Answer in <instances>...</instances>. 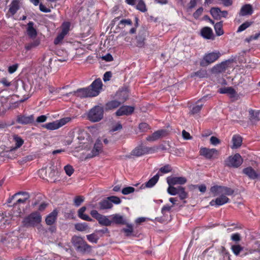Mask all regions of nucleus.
<instances>
[{"label":"nucleus","mask_w":260,"mask_h":260,"mask_svg":"<svg viewBox=\"0 0 260 260\" xmlns=\"http://www.w3.org/2000/svg\"><path fill=\"white\" fill-rule=\"evenodd\" d=\"M72 242L76 249L81 252L86 253L91 251V247L80 237L74 236Z\"/></svg>","instance_id":"obj_1"},{"label":"nucleus","mask_w":260,"mask_h":260,"mask_svg":"<svg viewBox=\"0 0 260 260\" xmlns=\"http://www.w3.org/2000/svg\"><path fill=\"white\" fill-rule=\"evenodd\" d=\"M41 220L42 217L40 214L38 212H35L24 218L23 224L26 227H34L39 224Z\"/></svg>","instance_id":"obj_2"},{"label":"nucleus","mask_w":260,"mask_h":260,"mask_svg":"<svg viewBox=\"0 0 260 260\" xmlns=\"http://www.w3.org/2000/svg\"><path fill=\"white\" fill-rule=\"evenodd\" d=\"M104 115V109L100 106H95L92 108L88 114V119L92 122L100 121Z\"/></svg>","instance_id":"obj_3"},{"label":"nucleus","mask_w":260,"mask_h":260,"mask_svg":"<svg viewBox=\"0 0 260 260\" xmlns=\"http://www.w3.org/2000/svg\"><path fill=\"white\" fill-rule=\"evenodd\" d=\"M174 185H169L167 192L171 196L178 194L181 200H183L187 197V193L185 191V188L182 186L175 187Z\"/></svg>","instance_id":"obj_4"},{"label":"nucleus","mask_w":260,"mask_h":260,"mask_svg":"<svg viewBox=\"0 0 260 260\" xmlns=\"http://www.w3.org/2000/svg\"><path fill=\"white\" fill-rule=\"evenodd\" d=\"M243 162V159L239 153L235 154L234 156H230L225 161V164L227 166L238 168L241 165Z\"/></svg>","instance_id":"obj_5"},{"label":"nucleus","mask_w":260,"mask_h":260,"mask_svg":"<svg viewBox=\"0 0 260 260\" xmlns=\"http://www.w3.org/2000/svg\"><path fill=\"white\" fill-rule=\"evenodd\" d=\"M102 85L103 84L101 80L100 79H97L88 87L92 97L96 96L99 94L102 89Z\"/></svg>","instance_id":"obj_6"},{"label":"nucleus","mask_w":260,"mask_h":260,"mask_svg":"<svg viewBox=\"0 0 260 260\" xmlns=\"http://www.w3.org/2000/svg\"><path fill=\"white\" fill-rule=\"evenodd\" d=\"M199 153L200 155L203 156L208 159H211L218 155V151L216 149L206 147L201 148Z\"/></svg>","instance_id":"obj_7"},{"label":"nucleus","mask_w":260,"mask_h":260,"mask_svg":"<svg viewBox=\"0 0 260 260\" xmlns=\"http://www.w3.org/2000/svg\"><path fill=\"white\" fill-rule=\"evenodd\" d=\"M220 54L219 52H211L206 54L203 58V60L201 62L202 66H206L204 61H205L207 64L211 63L216 61L220 56Z\"/></svg>","instance_id":"obj_8"},{"label":"nucleus","mask_w":260,"mask_h":260,"mask_svg":"<svg viewBox=\"0 0 260 260\" xmlns=\"http://www.w3.org/2000/svg\"><path fill=\"white\" fill-rule=\"evenodd\" d=\"M242 173L251 180L260 178V173L256 172L251 167L243 169Z\"/></svg>","instance_id":"obj_9"},{"label":"nucleus","mask_w":260,"mask_h":260,"mask_svg":"<svg viewBox=\"0 0 260 260\" xmlns=\"http://www.w3.org/2000/svg\"><path fill=\"white\" fill-rule=\"evenodd\" d=\"M167 135V131L165 129H160L154 132L151 135L148 136L146 140L148 141H156Z\"/></svg>","instance_id":"obj_10"},{"label":"nucleus","mask_w":260,"mask_h":260,"mask_svg":"<svg viewBox=\"0 0 260 260\" xmlns=\"http://www.w3.org/2000/svg\"><path fill=\"white\" fill-rule=\"evenodd\" d=\"M187 179L184 177H170L167 178V183L169 185H183L186 183Z\"/></svg>","instance_id":"obj_11"},{"label":"nucleus","mask_w":260,"mask_h":260,"mask_svg":"<svg viewBox=\"0 0 260 260\" xmlns=\"http://www.w3.org/2000/svg\"><path fill=\"white\" fill-rule=\"evenodd\" d=\"M230 199L224 195H221L215 200H212L210 202L211 206H220L230 202Z\"/></svg>","instance_id":"obj_12"},{"label":"nucleus","mask_w":260,"mask_h":260,"mask_svg":"<svg viewBox=\"0 0 260 260\" xmlns=\"http://www.w3.org/2000/svg\"><path fill=\"white\" fill-rule=\"evenodd\" d=\"M134 108L133 107L123 106L116 112V115L118 116L128 115L131 114L134 112Z\"/></svg>","instance_id":"obj_13"},{"label":"nucleus","mask_w":260,"mask_h":260,"mask_svg":"<svg viewBox=\"0 0 260 260\" xmlns=\"http://www.w3.org/2000/svg\"><path fill=\"white\" fill-rule=\"evenodd\" d=\"M35 118L33 115L29 116L18 115L17 117V122L21 124H27L32 123Z\"/></svg>","instance_id":"obj_14"},{"label":"nucleus","mask_w":260,"mask_h":260,"mask_svg":"<svg viewBox=\"0 0 260 260\" xmlns=\"http://www.w3.org/2000/svg\"><path fill=\"white\" fill-rule=\"evenodd\" d=\"M103 144L101 140L100 139H98L94 145V147L91 151V154H89L90 157L95 156L102 151V150Z\"/></svg>","instance_id":"obj_15"},{"label":"nucleus","mask_w":260,"mask_h":260,"mask_svg":"<svg viewBox=\"0 0 260 260\" xmlns=\"http://www.w3.org/2000/svg\"><path fill=\"white\" fill-rule=\"evenodd\" d=\"M52 60V58L49 55H44L41 59L40 63L41 66L45 68L48 72H49L50 71V64Z\"/></svg>","instance_id":"obj_16"},{"label":"nucleus","mask_w":260,"mask_h":260,"mask_svg":"<svg viewBox=\"0 0 260 260\" xmlns=\"http://www.w3.org/2000/svg\"><path fill=\"white\" fill-rule=\"evenodd\" d=\"M69 26L68 24H66L63 26L62 28L60 34L58 35L57 37L55 39L54 41V43L55 45L58 44L60 42H61V41L63 39L66 35L69 32Z\"/></svg>","instance_id":"obj_17"},{"label":"nucleus","mask_w":260,"mask_h":260,"mask_svg":"<svg viewBox=\"0 0 260 260\" xmlns=\"http://www.w3.org/2000/svg\"><path fill=\"white\" fill-rule=\"evenodd\" d=\"M57 214L58 212L56 210H54L48 214L45 219L46 224L48 225H52L56 220Z\"/></svg>","instance_id":"obj_18"},{"label":"nucleus","mask_w":260,"mask_h":260,"mask_svg":"<svg viewBox=\"0 0 260 260\" xmlns=\"http://www.w3.org/2000/svg\"><path fill=\"white\" fill-rule=\"evenodd\" d=\"M202 36L206 39H214V36L212 29L209 27H205L203 28L201 31Z\"/></svg>","instance_id":"obj_19"},{"label":"nucleus","mask_w":260,"mask_h":260,"mask_svg":"<svg viewBox=\"0 0 260 260\" xmlns=\"http://www.w3.org/2000/svg\"><path fill=\"white\" fill-rule=\"evenodd\" d=\"M219 92L221 94H227L231 98L236 96L237 92L232 87H223L219 89Z\"/></svg>","instance_id":"obj_20"},{"label":"nucleus","mask_w":260,"mask_h":260,"mask_svg":"<svg viewBox=\"0 0 260 260\" xmlns=\"http://www.w3.org/2000/svg\"><path fill=\"white\" fill-rule=\"evenodd\" d=\"M88 87L82 88L77 89L74 92L75 94L80 98L92 97Z\"/></svg>","instance_id":"obj_21"},{"label":"nucleus","mask_w":260,"mask_h":260,"mask_svg":"<svg viewBox=\"0 0 260 260\" xmlns=\"http://www.w3.org/2000/svg\"><path fill=\"white\" fill-rule=\"evenodd\" d=\"M253 10L251 5L246 4L241 9L239 15L242 16L251 15L253 13Z\"/></svg>","instance_id":"obj_22"},{"label":"nucleus","mask_w":260,"mask_h":260,"mask_svg":"<svg viewBox=\"0 0 260 260\" xmlns=\"http://www.w3.org/2000/svg\"><path fill=\"white\" fill-rule=\"evenodd\" d=\"M112 222H114L117 224H127L126 219L124 216L118 214H113L112 216Z\"/></svg>","instance_id":"obj_23"},{"label":"nucleus","mask_w":260,"mask_h":260,"mask_svg":"<svg viewBox=\"0 0 260 260\" xmlns=\"http://www.w3.org/2000/svg\"><path fill=\"white\" fill-rule=\"evenodd\" d=\"M159 178V176L158 174H156L155 176H154L152 178H151L150 179L148 180L147 182L145 184V186H144V184H142L141 186V188H144L145 187H148V188H151L154 186L155 184L158 181Z\"/></svg>","instance_id":"obj_24"},{"label":"nucleus","mask_w":260,"mask_h":260,"mask_svg":"<svg viewBox=\"0 0 260 260\" xmlns=\"http://www.w3.org/2000/svg\"><path fill=\"white\" fill-rule=\"evenodd\" d=\"M34 23L32 21H30L27 24V33L28 36L31 39H34L37 35V32L34 27Z\"/></svg>","instance_id":"obj_25"},{"label":"nucleus","mask_w":260,"mask_h":260,"mask_svg":"<svg viewBox=\"0 0 260 260\" xmlns=\"http://www.w3.org/2000/svg\"><path fill=\"white\" fill-rule=\"evenodd\" d=\"M99 205L101 210L109 209L113 207V204L109 199H108V198L100 201Z\"/></svg>","instance_id":"obj_26"},{"label":"nucleus","mask_w":260,"mask_h":260,"mask_svg":"<svg viewBox=\"0 0 260 260\" xmlns=\"http://www.w3.org/2000/svg\"><path fill=\"white\" fill-rule=\"evenodd\" d=\"M145 36L146 31L145 29H143L139 32L136 38L137 46L142 47L144 46Z\"/></svg>","instance_id":"obj_27"},{"label":"nucleus","mask_w":260,"mask_h":260,"mask_svg":"<svg viewBox=\"0 0 260 260\" xmlns=\"http://www.w3.org/2000/svg\"><path fill=\"white\" fill-rule=\"evenodd\" d=\"M86 208L85 206L82 207L78 212V216L81 219L88 221H92V219L88 215L84 214V212L86 211Z\"/></svg>","instance_id":"obj_28"},{"label":"nucleus","mask_w":260,"mask_h":260,"mask_svg":"<svg viewBox=\"0 0 260 260\" xmlns=\"http://www.w3.org/2000/svg\"><path fill=\"white\" fill-rule=\"evenodd\" d=\"M86 208L85 206L82 207L78 212V216L81 219L88 221H92V219L88 215L84 214V212L86 211Z\"/></svg>","instance_id":"obj_29"},{"label":"nucleus","mask_w":260,"mask_h":260,"mask_svg":"<svg viewBox=\"0 0 260 260\" xmlns=\"http://www.w3.org/2000/svg\"><path fill=\"white\" fill-rule=\"evenodd\" d=\"M121 103L118 101L113 100L108 102L105 105L106 110H111L118 107Z\"/></svg>","instance_id":"obj_30"},{"label":"nucleus","mask_w":260,"mask_h":260,"mask_svg":"<svg viewBox=\"0 0 260 260\" xmlns=\"http://www.w3.org/2000/svg\"><path fill=\"white\" fill-rule=\"evenodd\" d=\"M211 15L216 20H220L221 19V10L218 7H213L210 11Z\"/></svg>","instance_id":"obj_31"},{"label":"nucleus","mask_w":260,"mask_h":260,"mask_svg":"<svg viewBox=\"0 0 260 260\" xmlns=\"http://www.w3.org/2000/svg\"><path fill=\"white\" fill-rule=\"evenodd\" d=\"M233 148H237L239 147L242 144V139L238 135H234L232 138Z\"/></svg>","instance_id":"obj_32"},{"label":"nucleus","mask_w":260,"mask_h":260,"mask_svg":"<svg viewBox=\"0 0 260 260\" xmlns=\"http://www.w3.org/2000/svg\"><path fill=\"white\" fill-rule=\"evenodd\" d=\"M208 76L207 72L205 70H200L197 72L192 73L190 75L191 78L197 77L199 78H203Z\"/></svg>","instance_id":"obj_33"},{"label":"nucleus","mask_w":260,"mask_h":260,"mask_svg":"<svg viewBox=\"0 0 260 260\" xmlns=\"http://www.w3.org/2000/svg\"><path fill=\"white\" fill-rule=\"evenodd\" d=\"M210 191L213 196H221L222 194V186L214 185L211 187Z\"/></svg>","instance_id":"obj_34"},{"label":"nucleus","mask_w":260,"mask_h":260,"mask_svg":"<svg viewBox=\"0 0 260 260\" xmlns=\"http://www.w3.org/2000/svg\"><path fill=\"white\" fill-rule=\"evenodd\" d=\"M145 146H140L136 148L132 152V154L136 156H140L145 154Z\"/></svg>","instance_id":"obj_35"},{"label":"nucleus","mask_w":260,"mask_h":260,"mask_svg":"<svg viewBox=\"0 0 260 260\" xmlns=\"http://www.w3.org/2000/svg\"><path fill=\"white\" fill-rule=\"evenodd\" d=\"M45 173L48 175L47 176L50 180H53L58 174L57 171L54 167H50L47 171H45Z\"/></svg>","instance_id":"obj_36"},{"label":"nucleus","mask_w":260,"mask_h":260,"mask_svg":"<svg viewBox=\"0 0 260 260\" xmlns=\"http://www.w3.org/2000/svg\"><path fill=\"white\" fill-rule=\"evenodd\" d=\"M99 223L105 226H109L111 224L112 221L110 220L106 216L101 215L98 219Z\"/></svg>","instance_id":"obj_37"},{"label":"nucleus","mask_w":260,"mask_h":260,"mask_svg":"<svg viewBox=\"0 0 260 260\" xmlns=\"http://www.w3.org/2000/svg\"><path fill=\"white\" fill-rule=\"evenodd\" d=\"M214 29L217 36H220L222 35L224 33L222 29V22L220 21L215 24Z\"/></svg>","instance_id":"obj_38"},{"label":"nucleus","mask_w":260,"mask_h":260,"mask_svg":"<svg viewBox=\"0 0 260 260\" xmlns=\"http://www.w3.org/2000/svg\"><path fill=\"white\" fill-rule=\"evenodd\" d=\"M14 140L16 142V146L15 147L11 149L10 151L9 152V155L11 152H12L14 150H15L16 149L20 147L23 144L24 141L23 140L19 137H15Z\"/></svg>","instance_id":"obj_39"},{"label":"nucleus","mask_w":260,"mask_h":260,"mask_svg":"<svg viewBox=\"0 0 260 260\" xmlns=\"http://www.w3.org/2000/svg\"><path fill=\"white\" fill-rule=\"evenodd\" d=\"M43 126L49 130H55L59 128L58 122L56 121H53L52 122H49L46 123L43 125Z\"/></svg>","instance_id":"obj_40"},{"label":"nucleus","mask_w":260,"mask_h":260,"mask_svg":"<svg viewBox=\"0 0 260 260\" xmlns=\"http://www.w3.org/2000/svg\"><path fill=\"white\" fill-rule=\"evenodd\" d=\"M40 41L39 40H35L32 42L26 44L25 46V49L27 51L30 50L34 48H36L40 45Z\"/></svg>","instance_id":"obj_41"},{"label":"nucleus","mask_w":260,"mask_h":260,"mask_svg":"<svg viewBox=\"0 0 260 260\" xmlns=\"http://www.w3.org/2000/svg\"><path fill=\"white\" fill-rule=\"evenodd\" d=\"M244 248L239 244L233 245L231 246V250L234 254L237 256L243 251Z\"/></svg>","instance_id":"obj_42"},{"label":"nucleus","mask_w":260,"mask_h":260,"mask_svg":"<svg viewBox=\"0 0 260 260\" xmlns=\"http://www.w3.org/2000/svg\"><path fill=\"white\" fill-rule=\"evenodd\" d=\"M19 7L17 2H13L10 5V8L9 11L11 13L12 15H14L18 10Z\"/></svg>","instance_id":"obj_43"},{"label":"nucleus","mask_w":260,"mask_h":260,"mask_svg":"<svg viewBox=\"0 0 260 260\" xmlns=\"http://www.w3.org/2000/svg\"><path fill=\"white\" fill-rule=\"evenodd\" d=\"M249 114L250 115L251 119L254 121H258L260 120V118L259 117L260 112L259 111H254L253 110H250L249 111Z\"/></svg>","instance_id":"obj_44"},{"label":"nucleus","mask_w":260,"mask_h":260,"mask_svg":"<svg viewBox=\"0 0 260 260\" xmlns=\"http://www.w3.org/2000/svg\"><path fill=\"white\" fill-rule=\"evenodd\" d=\"M136 6V9L142 12H145L147 11L146 5L143 0L138 1Z\"/></svg>","instance_id":"obj_45"},{"label":"nucleus","mask_w":260,"mask_h":260,"mask_svg":"<svg viewBox=\"0 0 260 260\" xmlns=\"http://www.w3.org/2000/svg\"><path fill=\"white\" fill-rule=\"evenodd\" d=\"M227 67V62H222L221 63L217 64L216 66L214 67V69L216 72H224Z\"/></svg>","instance_id":"obj_46"},{"label":"nucleus","mask_w":260,"mask_h":260,"mask_svg":"<svg viewBox=\"0 0 260 260\" xmlns=\"http://www.w3.org/2000/svg\"><path fill=\"white\" fill-rule=\"evenodd\" d=\"M88 224L85 222L78 223L75 225V228L78 231H84L88 229Z\"/></svg>","instance_id":"obj_47"},{"label":"nucleus","mask_w":260,"mask_h":260,"mask_svg":"<svg viewBox=\"0 0 260 260\" xmlns=\"http://www.w3.org/2000/svg\"><path fill=\"white\" fill-rule=\"evenodd\" d=\"M252 24V22L251 21H246L242 23L241 25H240L238 28L237 31V32H240L241 31H244L246 28L249 27Z\"/></svg>","instance_id":"obj_48"},{"label":"nucleus","mask_w":260,"mask_h":260,"mask_svg":"<svg viewBox=\"0 0 260 260\" xmlns=\"http://www.w3.org/2000/svg\"><path fill=\"white\" fill-rule=\"evenodd\" d=\"M87 240L91 242L94 243H96L98 242V241L99 239V237L98 236H97L95 234H92L90 235H88L86 236Z\"/></svg>","instance_id":"obj_49"},{"label":"nucleus","mask_w":260,"mask_h":260,"mask_svg":"<svg viewBox=\"0 0 260 260\" xmlns=\"http://www.w3.org/2000/svg\"><path fill=\"white\" fill-rule=\"evenodd\" d=\"M234 192V190L226 186H222V194L224 196H231L232 195Z\"/></svg>","instance_id":"obj_50"},{"label":"nucleus","mask_w":260,"mask_h":260,"mask_svg":"<svg viewBox=\"0 0 260 260\" xmlns=\"http://www.w3.org/2000/svg\"><path fill=\"white\" fill-rule=\"evenodd\" d=\"M126 225H127V228H124L122 229V231L126 234V236H129L133 232V225L127 223Z\"/></svg>","instance_id":"obj_51"},{"label":"nucleus","mask_w":260,"mask_h":260,"mask_svg":"<svg viewBox=\"0 0 260 260\" xmlns=\"http://www.w3.org/2000/svg\"><path fill=\"white\" fill-rule=\"evenodd\" d=\"M135 189L134 187H131V186H128V187L123 188L121 190V192L123 194L127 195L129 193L134 192L135 191Z\"/></svg>","instance_id":"obj_52"},{"label":"nucleus","mask_w":260,"mask_h":260,"mask_svg":"<svg viewBox=\"0 0 260 260\" xmlns=\"http://www.w3.org/2000/svg\"><path fill=\"white\" fill-rule=\"evenodd\" d=\"M203 106V104H198L193 106L192 110L191 111V113L192 114H194L199 113L202 109Z\"/></svg>","instance_id":"obj_53"},{"label":"nucleus","mask_w":260,"mask_h":260,"mask_svg":"<svg viewBox=\"0 0 260 260\" xmlns=\"http://www.w3.org/2000/svg\"><path fill=\"white\" fill-rule=\"evenodd\" d=\"M231 240L236 243H239L241 240V236L239 233L233 234L231 236Z\"/></svg>","instance_id":"obj_54"},{"label":"nucleus","mask_w":260,"mask_h":260,"mask_svg":"<svg viewBox=\"0 0 260 260\" xmlns=\"http://www.w3.org/2000/svg\"><path fill=\"white\" fill-rule=\"evenodd\" d=\"M71 120L70 117H67L60 119L59 120H57L59 127L66 124L67 123L69 122Z\"/></svg>","instance_id":"obj_55"},{"label":"nucleus","mask_w":260,"mask_h":260,"mask_svg":"<svg viewBox=\"0 0 260 260\" xmlns=\"http://www.w3.org/2000/svg\"><path fill=\"white\" fill-rule=\"evenodd\" d=\"M64 170L66 172V173L67 174V175H68L69 176H71L73 174V173L74 171V170L73 167L71 166V165L66 166L64 167Z\"/></svg>","instance_id":"obj_56"},{"label":"nucleus","mask_w":260,"mask_h":260,"mask_svg":"<svg viewBox=\"0 0 260 260\" xmlns=\"http://www.w3.org/2000/svg\"><path fill=\"white\" fill-rule=\"evenodd\" d=\"M172 171V168L169 165H166L161 167L159 169V171L163 173L166 174Z\"/></svg>","instance_id":"obj_57"},{"label":"nucleus","mask_w":260,"mask_h":260,"mask_svg":"<svg viewBox=\"0 0 260 260\" xmlns=\"http://www.w3.org/2000/svg\"><path fill=\"white\" fill-rule=\"evenodd\" d=\"M84 198L82 196H77L74 199V204L77 207L79 206L83 202Z\"/></svg>","instance_id":"obj_58"},{"label":"nucleus","mask_w":260,"mask_h":260,"mask_svg":"<svg viewBox=\"0 0 260 260\" xmlns=\"http://www.w3.org/2000/svg\"><path fill=\"white\" fill-rule=\"evenodd\" d=\"M260 37V31L258 33H256L253 35H251L249 36L248 38H246L245 41L249 43L250 42L252 41V40H255L258 39Z\"/></svg>","instance_id":"obj_59"},{"label":"nucleus","mask_w":260,"mask_h":260,"mask_svg":"<svg viewBox=\"0 0 260 260\" xmlns=\"http://www.w3.org/2000/svg\"><path fill=\"white\" fill-rule=\"evenodd\" d=\"M203 10L204 9L203 7H200L193 13V17L196 19H198L200 17V16L202 14Z\"/></svg>","instance_id":"obj_60"},{"label":"nucleus","mask_w":260,"mask_h":260,"mask_svg":"<svg viewBox=\"0 0 260 260\" xmlns=\"http://www.w3.org/2000/svg\"><path fill=\"white\" fill-rule=\"evenodd\" d=\"M139 128L142 132H146L150 129L149 125L145 122L141 123L139 124Z\"/></svg>","instance_id":"obj_61"},{"label":"nucleus","mask_w":260,"mask_h":260,"mask_svg":"<svg viewBox=\"0 0 260 260\" xmlns=\"http://www.w3.org/2000/svg\"><path fill=\"white\" fill-rule=\"evenodd\" d=\"M201 0H190L189 3H188V10H192L193 8H194L197 3L200 2Z\"/></svg>","instance_id":"obj_62"},{"label":"nucleus","mask_w":260,"mask_h":260,"mask_svg":"<svg viewBox=\"0 0 260 260\" xmlns=\"http://www.w3.org/2000/svg\"><path fill=\"white\" fill-rule=\"evenodd\" d=\"M108 199H109L112 203H114L115 204H119L121 203V200L117 197L111 196L108 197Z\"/></svg>","instance_id":"obj_63"},{"label":"nucleus","mask_w":260,"mask_h":260,"mask_svg":"<svg viewBox=\"0 0 260 260\" xmlns=\"http://www.w3.org/2000/svg\"><path fill=\"white\" fill-rule=\"evenodd\" d=\"M210 143L213 145H217L220 143V141L217 137L212 136L210 139Z\"/></svg>","instance_id":"obj_64"}]
</instances>
